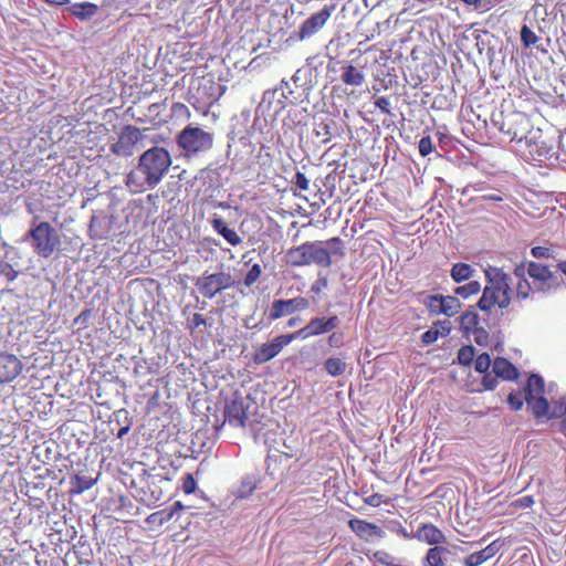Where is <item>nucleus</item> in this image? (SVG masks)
<instances>
[{
  "instance_id": "18",
  "label": "nucleus",
  "mask_w": 566,
  "mask_h": 566,
  "mask_svg": "<svg viewBox=\"0 0 566 566\" xmlns=\"http://www.w3.org/2000/svg\"><path fill=\"white\" fill-rule=\"evenodd\" d=\"M492 369L496 377H501L504 380H514L518 376L517 368L507 359L502 357L494 360Z\"/></svg>"
},
{
  "instance_id": "52",
  "label": "nucleus",
  "mask_w": 566,
  "mask_h": 566,
  "mask_svg": "<svg viewBox=\"0 0 566 566\" xmlns=\"http://www.w3.org/2000/svg\"><path fill=\"white\" fill-rule=\"evenodd\" d=\"M534 504V499L531 495L522 496L513 502V505L518 509H527Z\"/></svg>"
},
{
  "instance_id": "16",
  "label": "nucleus",
  "mask_w": 566,
  "mask_h": 566,
  "mask_svg": "<svg viewBox=\"0 0 566 566\" xmlns=\"http://www.w3.org/2000/svg\"><path fill=\"white\" fill-rule=\"evenodd\" d=\"M210 224L213 231L221 235L230 245L237 247L242 242V238L234 229L229 228L221 217L214 214L210 219Z\"/></svg>"
},
{
  "instance_id": "59",
  "label": "nucleus",
  "mask_w": 566,
  "mask_h": 566,
  "mask_svg": "<svg viewBox=\"0 0 566 566\" xmlns=\"http://www.w3.org/2000/svg\"><path fill=\"white\" fill-rule=\"evenodd\" d=\"M380 494H373L366 499V503L371 506H378L380 504Z\"/></svg>"
},
{
  "instance_id": "51",
  "label": "nucleus",
  "mask_w": 566,
  "mask_h": 566,
  "mask_svg": "<svg viewBox=\"0 0 566 566\" xmlns=\"http://www.w3.org/2000/svg\"><path fill=\"white\" fill-rule=\"evenodd\" d=\"M375 106L381 111L384 114H391L390 112V101L386 96L378 97L375 101Z\"/></svg>"
},
{
  "instance_id": "43",
  "label": "nucleus",
  "mask_w": 566,
  "mask_h": 566,
  "mask_svg": "<svg viewBox=\"0 0 566 566\" xmlns=\"http://www.w3.org/2000/svg\"><path fill=\"white\" fill-rule=\"evenodd\" d=\"M284 337H290V343L294 339H306L311 336H313V332L310 327V325L307 324L306 326H304L303 328L296 331L295 333H292V334H286V335H283Z\"/></svg>"
},
{
  "instance_id": "6",
  "label": "nucleus",
  "mask_w": 566,
  "mask_h": 566,
  "mask_svg": "<svg viewBox=\"0 0 566 566\" xmlns=\"http://www.w3.org/2000/svg\"><path fill=\"white\" fill-rule=\"evenodd\" d=\"M235 281L231 273L220 271L203 274L196 281V286L206 298H213L218 293L234 286Z\"/></svg>"
},
{
  "instance_id": "24",
  "label": "nucleus",
  "mask_w": 566,
  "mask_h": 566,
  "mask_svg": "<svg viewBox=\"0 0 566 566\" xmlns=\"http://www.w3.org/2000/svg\"><path fill=\"white\" fill-rule=\"evenodd\" d=\"M347 364L340 357H329L324 363V369L332 377H337L346 371Z\"/></svg>"
},
{
  "instance_id": "28",
  "label": "nucleus",
  "mask_w": 566,
  "mask_h": 566,
  "mask_svg": "<svg viewBox=\"0 0 566 566\" xmlns=\"http://www.w3.org/2000/svg\"><path fill=\"white\" fill-rule=\"evenodd\" d=\"M481 284L478 281H470L469 283L454 289V294L463 298L475 295L480 292Z\"/></svg>"
},
{
  "instance_id": "27",
  "label": "nucleus",
  "mask_w": 566,
  "mask_h": 566,
  "mask_svg": "<svg viewBox=\"0 0 566 566\" xmlns=\"http://www.w3.org/2000/svg\"><path fill=\"white\" fill-rule=\"evenodd\" d=\"M479 324V316L474 312H465L460 316V326L461 329L470 334L472 331H474Z\"/></svg>"
},
{
  "instance_id": "12",
  "label": "nucleus",
  "mask_w": 566,
  "mask_h": 566,
  "mask_svg": "<svg viewBox=\"0 0 566 566\" xmlns=\"http://www.w3.org/2000/svg\"><path fill=\"white\" fill-rule=\"evenodd\" d=\"M334 9V4H326L322 10L307 18L300 28V39L304 40L317 33L331 18Z\"/></svg>"
},
{
  "instance_id": "26",
  "label": "nucleus",
  "mask_w": 566,
  "mask_h": 566,
  "mask_svg": "<svg viewBox=\"0 0 566 566\" xmlns=\"http://www.w3.org/2000/svg\"><path fill=\"white\" fill-rule=\"evenodd\" d=\"M441 301H442V308H440V312H442V314L446 316L451 317V316L455 315L461 308V303L455 296L441 295Z\"/></svg>"
},
{
  "instance_id": "9",
  "label": "nucleus",
  "mask_w": 566,
  "mask_h": 566,
  "mask_svg": "<svg viewBox=\"0 0 566 566\" xmlns=\"http://www.w3.org/2000/svg\"><path fill=\"white\" fill-rule=\"evenodd\" d=\"M249 397L244 398L234 394L232 399L224 407V421L234 428H243L247 424V410Z\"/></svg>"
},
{
  "instance_id": "40",
  "label": "nucleus",
  "mask_w": 566,
  "mask_h": 566,
  "mask_svg": "<svg viewBox=\"0 0 566 566\" xmlns=\"http://www.w3.org/2000/svg\"><path fill=\"white\" fill-rule=\"evenodd\" d=\"M524 400V394L522 392H511L507 397V403L510 405L512 410L522 409Z\"/></svg>"
},
{
  "instance_id": "17",
  "label": "nucleus",
  "mask_w": 566,
  "mask_h": 566,
  "mask_svg": "<svg viewBox=\"0 0 566 566\" xmlns=\"http://www.w3.org/2000/svg\"><path fill=\"white\" fill-rule=\"evenodd\" d=\"M416 537L429 545L440 544L446 541L443 533L432 524L422 525L417 531Z\"/></svg>"
},
{
  "instance_id": "30",
  "label": "nucleus",
  "mask_w": 566,
  "mask_h": 566,
  "mask_svg": "<svg viewBox=\"0 0 566 566\" xmlns=\"http://www.w3.org/2000/svg\"><path fill=\"white\" fill-rule=\"evenodd\" d=\"M172 518H174V511H170L169 509H164V510L157 511L155 513H151L147 517V522L161 526V525L168 523Z\"/></svg>"
},
{
  "instance_id": "62",
  "label": "nucleus",
  "mask_w": 566,
  "mask_h": 566,
  "mask_svg": "<svg viewBox=\"0 0 566 566\" xmlns=\"http://www.w3.org/2000/svg\"><path fill=\"white\" fill-rule=\"evenodd\" d=\"M129 429L130 428L128 424L120 428L119 431L117 432V438H119V439L124 438L128 433Z\"/></svg>"
},
{
  "instance_id": "39",
  "label": "nucleus",
  "mask_w": 566,
  "mask_h": 566,
  "mask_svg": "<svg viewBox=\"0 0 566 566\" xmlns=\"http://www.w3.org/2000/svg\"><path fill=\"white\" fill-rule=\"evenodd\" d=\"M308 325L313 332V336L328 333L327 328L325 327V318L324 317L313 318V319H311Z\"/></svg>"
},
{
  "instance_id": "15",
  "label": "nucleus",
  "mask_w": 566,
  "mask_h": 566,
  "mask_svg": "<svg viewBox=\"0 0 566 566\" xmlns=\"http://www.w3.org/2000/svg\"><path fill=\"white\" fill-rule=\"evenodd\" d=\"M350 530L360 538L369 541L375 537H382L384 531L376 524L368 523L359 518H353L349 521Z\"/></svg>"
},
{
  "instance_id": "48",
  "label": "nucleus",
  "mask_w": 566,
  "mask_h": 566,
  "mask_svg": "<svg viewBox=\"0 0 566 566\" xmlns=\"http://www.w3.org/2000/svg\"><path fill=\"white\" fill-rule=\"evenodd\" d=\"M197 483L191 474H187L182 480V491L191 494L196 490Z\"/></svg>"
},
{
  "instance_id": "13",
  "label": "nucleus",
  "mask_w": 566,
  "mask_h": 566,
  "mask_svg": "<svg viewBox=\"0 0 566 566\" xmlns=\"http://www.w3.org/2000/svg\"><path fill=\"white\" fill-rule=\"evenodd\" d=\"M290 344V337L280 335L270 343L262 344L253 355V361L258 365L264 364L280 354L283 347Z\"/></svg>"
},
{
  "instance_id": "36",
  "label": "nucleus",
  "mask_w": 566,
  "mask_h": 566,
  "mask_svg": "<svg viewBox=\"0 0 566 566\" xmlns=\"http://www.w3.org/2000/svg\"><path fill=\"white\" fill-rule=\"evenodd\" d=\"M262 274V269L259 264H253L251 266V269L249 270V272L247 273L244 280H243V284L247 286V287H250L252 286L261 276Z\"/></svg>"
},
{
  "instance_id": "45",
  "label": "nucleus",
  "mask_w": 566,
  "mask_h": 566,
  "mask_svg": "<svg viewBox=\"0 0 566 566\" xmlns=\"http://www.w3.org/2000/svg\"><path fill=\"white\" fill-rule=\"evenodd\" d=\"M432 328H436L439 337H444L451 332V323L448 319L437 322Z\"/></svg>"
},
{
  "instance_id": "47",
  "label": "nucleus",
  "mask_w": 566,
  "mask_h": 566,
  "mask_svg": "<svg viewBox=\"0 0 566 566\" xmlns=\"http://www.w3.org/2000/svg\"><path fill=\"white\" fill-rule=\"evenodd\" d=\"M531 253L536 259L552 258L553 256V250L551 248H547V247H534L531 250Z\"/></svg>"
},
{
  "instance_id": "44",
  "label": "nucleus",
  "mask_w": 566,
  "mask_h": 566,
  "mask_svg": "<svg viewBox=\"0 0 566 566\" xmlns=\"http://www.w3.org/2000/svg\"><path fill=\"white\" fill-rule=\"evenodd\" d=\"M292 182L300 189V190H308L310 189V180L306 178V176L301 172L296 171L294 175Z\"/></svg>"
},
{
  "instance_id": "42",
  "label": "nucleus",
  "mask_w": 566,
  "mask_h": 566,
  "mask_svg": "<svg viewBox=\"0 0 566 566\" xmlns=\"http://www.w3.org/2000/svg\"><path fill=\"white\" fill-rule=\"evenodd\" d=\"M418 148H419V153L422 157H426L429 154H431V151L433 149V144H432L431 137L430 136L422 137L419 140Z\"/></svg>"
},
{
  "instance_id": "61",
  "label": "nucleus",
  "mask_w": 566,
  "mask_h": 566,
  "mask_svg": "<svg viewBox=\"0 0 566 566\" xmlns=\"http://www.w3.org/2000/svg\"><path fill=\"white\" fill-rule=\"evenodd\" d=\"M302 322V319L300 317H292L287 321V327H294L296 325H298L300 323Z\"/></svg>"
},
{
  "instance_id": "32",
  "label": "nucleus",
  "mask_w": 566,
  "mask_h": 566,
  "mask_svg": "<svg viewBox=\"0 0 566 566\" xmlns=\"http://www.w3.org/2000/svg\"><path fill=\"white\" fill-rule=\"evenodd\" d=\"M423 304L427 306L429 312L434 315H440L442 312H440V308H442V301L441 295L434 294V295H428L426 300L423 301Z\"/></svg>"
},
{
  "instance_id": "33",
  "label": "nucleus",
  "mask_w": 566,
  "mask_h": 566,
  "mask_svg": "<svg viewBox=\"0 0 566 566\" xmlns=\"http://www.w3.org/2000/svg\"><path fill=\"white\" fill-rule=\"evenodd\" d=\"M324 242V247L329 251V258L332 259L333 254L343 255L344 247L343 241L338 237L331 238Z\"/></svg>"
},
{
  "instance_id": "3",
  "label": "nucleus",
  "mask_w": 566,
  "mask_h": 566,
  "mask_svg": "<svg viewBox=\"0 0 566 566\" xmlns=\"http://www.w3.org/2000/svg\"><path fill=\"white\" fill-rule=\"evenodd\" d=\"M286 258L292 266L298 268L311 264L329 268L333 263L329 258V251L324 247L323 241H307L291 248L286 253Z\"/></svg>"
},
{
  "instance_id": "49",
  "label": "nucleus",
  "mask_w": 566,
  "mask_h": 566,
  "mask_svg": "<svg viewBox=\"0 0 566 566\" xmlns=\"http://www.w3.org/2000/svg\"><path fill=\"white\" fill-rule=\"evenodd\" d=\"M1 273L7 277L9 282H13L19 275V272L9 263L2 265Z\"/></svg>"
},
{
  "instance_id": "19",
  "label": "nucleus",
  "mask_w": 566,
  "mask_h": 566,
  "mask_svg": "<svg viewBox=\"0 0 566 566\" xmlns=\"http://www.w3.org/2000/svg\"><path fill=\"white\" fill-rule=\"evenodd\" d=\"M499 551L496 542L491 543L485 548L474 552L464 559V566H479L493 557Z\"/></svg>"
},
{
  "instance_id": "29",
  "label": "nucleus",
  "mask_w": 566,
  "mask_h": 566,
  "mask_svg": "<svg viewBox=\"0 0 566 566\" xmlns=\"http://www.w3.org/2000/svg\"><path fill=\"white\" fill-rule=\"evenodd\" d=\"M448 553V551L440 546H434L430 548L426 556V562L428 566H442V554Z\"/></svg>"
},
{
  "instance_id": "31",
  "label": "nucleus",
  "mask_w": 566,
  "mask_h": 566,
  "mask_svg": "<svg viewBox=\"0 0 566 566\" xmlns=\"http://www.w3.org/2000/svg\"><path fill=\"white\" fill-rule=\"evenodd\" d=\"M537 292V290H534L533 282L530 283L526 279L517 281L516 283V298L517 300H525L530 296L531 293Z\"/></svg>"
},
{
  "instance_id": "58",
  "label": "nucleus",
  "mask_w": 566,
  "mask_h": 566,
  "mask_svg": "<svg viewBox=\"0 0 566 566\" xmlns=\"http://www.w3.org/2000/svg\"><path fill=\"white\" fill-rule=\"evenodd\" d=\"M250 426H251V430L254 432L255 440H259V439L266 440L268 439V434H266V432H263V428H255L252 426V423H250Z\"/></svg>"
},
{
  "instance_id": "41",
  "label": "nucleus",
  "mask_w": 566,
  "mask_h": 566,
  "mask_svg": "<svg viewBox=\"0 0 566 566\" xmlns=\"http://www.w3.org/2000/svg\"><path fill=\"white\" fill-rule=\"evenodd\" d=\"M474 339V342L480 346L488 345L489 342V333L483 327H476L474 331L470 333Z\"/></svg>"
},
{
  "instance_id": "64",
  "label": "nucleus",
  "mask_w": 566,
  "mask_h": 566,
  "mask_svg": "<svg viewBox=\"0 0 566 566\" xmlns=\"http://www.w3.org/2000/svg\"><path fill=\"white\" fill-rule=\"evenodd\" d=\"M558 270L566 275V260L559 261L557 264Z\"/></svg>"
},
{
  "instance_id": "53",
  "label": "nucleus",
  "mask_w": 566,
  "mask_h": 566,
  "mask_svg": "<svg viewBox=\"0 0 566 566\" xmlns=\"http://www.w3.org/2000/svg\"><path fill=\"white\" fill-rule=\"evenodd\" d=\"M206 318L200 314H193L192 317L188 321V326L191 329L198 328L201 325H206Z\"/></svg>"
},
{
  "instance_id": "7",
  "label": "nucleus",
  "mask_w": 566,
  "mask_h": 566,
  "mask_svg": "<svg viewBox=\"0 0 566 566\" xmlns=\"http://www.w3.org/2000/svg\"><path fill=\"white\" fill-rule=\"evenodd\" d=\"M142 130L133 125L125 126L117 142L112 144L111 151L117 156L128 158L135 154L136 144L142 139Z\"/></svg>"
},
{
  "instance_id": "10",
  "label": "nucleus",
  "mask_w": 566,
  "mask_h": 566,
  "mask_svg": "<svg viewBox=\"0 0 566 566\" xmlns=\"http://www.w3.org/2000/svg\"><path fill=\"white\" fill-rule=\"evenodd\" d=\"M525 401L531 407L534 417L537 419L544 417L559 418L566 413V401L564 400L555 403L552 409L549 408L547 399L543 395L525 399Z\"/></svg>"
},
{
  "instance_id": "23",
  "label": "nucleus",
  "mask_w": 566,
  "mask_h": 566,
  "mask_svg": "<svg viewBox=\"0 0 566 566\" xmlns=\"http://www.w3.org/2000/svg\"><path fill=\"white\" fill-rule=\"evenodd\" d=\"M97 6L91 2L74 3L69 8L70 12L81 20H87L97 12Z\"/></svg>"
},
{
  "instance_id": "2",
  "label": "nucleus",
  "mask_w": 566,
  "mask_h": 566,
  "mask_svg": "<svg viewBox=\"0 0 566 566\" xmlns=\"http://www.w3.org/2000/svg\"><path fill=\"white\" fill-rule=\"evenodd\" d=\"M484 272L486 285L478 302L479 308L483 312H490L495 307L507 308L512 300V277L503 269L495 266H489Z\"/></svg>"
},
{
  "instance_id": "25",
  "label": "nucleus",
  "mask_w": 566,
  "mask_h": 566,
  "mask_svg": "<svg viewBox=\"0 0 566 566\" xmlns=\"http://www.w3.org/2000/svg\"><path fill=\"white\" fill-rule=\"evenodd\" d=\"M335 126L334 120H319L315 123L314 133L317 137H322V143L327 144L332 138V129Z\"/></svg>"
},
{
  "instance_id": "22",
  "label": "nucleus",
  "mask_w": 566,
  "mask_h": 566,
  "mask_svg": "<svg viewBox=\"0 0 566 566\" xmlns=\"http://www.w3.org/2000/svg\"><path fill=\"white\" fill-rule=\"evenodd\" d=\"M474 269L468 263H455L452 265L450 275L455 283L470 280L474 274Z\"/></svg>"
},
{
  "instance_id": "14",
  "label": "nucleus",
  "mask_w": 566,
  "mask_h": 566,
  "mask_svg": "<svg viewBox=\"0 0 566 566\" xmlns=\"http://www.w3.org/2000/svg\"><path fill=\"white\" fill-rule=\"evenodd\" d=\"M22 368L23 365L15 355L0 352V384L13 381Z\"/></svg>"
},
{
  "instance_id": "54",
  "label": "nucleus",
  "mask_w": 566,
  "mask_h": 566,
  "mask_svg": "<svg viewBox=\"0 0 566 566\" xmlns=\"http://www.w3.org/2000/svg\"><path fill=\"white\" fill-rule=\"evenodd\" d=\"M482 385L488 390H493L497 386V379L496 376L492 377L490 375H485L482 380Z\"/></svg>"
},
{
  "instance_id": "46",
  "label": "nucleus",
  "mask_w": 566,
  "mask_h": 566,
  "mask_svg": "<svg viewBox=\"0 0 566 566\" xmlns=\"http://www.w3.org/2000/svg\"><path fill=\"white\" fill-rule=\"evenodd\" d=\"M94 480L86 479L85 476L76 475V492L82 493L88 489H91L94 484Z\"/></svg>"
},
{
  "instance_id": "4",
  "label": "nucleus",
  "mask_w": 566,
  "mask_h": 566,
  "mask_svg": "<svg viewBox=\"0 0 566 566\" xmlns=\"http://www.w3.org/2000/svg\"><path fill=\"white\" fill-rule=\"evenodd\" d=\"M176 142L185 155L191 157L212 148L213 134L190 124L177 135Z\"/></svg>"
},
{
  "instance_id": "56",
  "label": "nucleus",
  "mask_w": 566,
  "mask_h": 566,
  "mask_svg": "<svg viewBox=\"0 0 566 566\" xmlns=\"http://www.w3.org/2000/svg\"><path fill=\"white\" fill-rule=\"evenodd\" d=\"M339 324V319L337 316H331L328 318H325V327L327 328V332H331L332 329L336 328Z\"/></svg>"
},
{
  "instance_id": "34",
  "label": "nucleus",
  "mask_w": 566,
  "mask_h": 566,
  "mask_svg": "<svg viewBox=\"0 0 566 566\" xmlns=\"http://www.w3.org/2000/svg\"><path fill=\"white\" fill-rule=\"evenodd\" d=\"M475 356L473 346H463L458 352V361L461 365L469 366Z\"/></svg>"
},
{
  "instance_id": "50",
  "label": "nucleus",
  "mask_w": 566,
  "mask_h": 566,
  "mask_svg": "<svg viewBox=\"0 0 566 566\" xmlns=\"http://www.w3.org/2000/svg\"><path fill=\"white\" fill-rule=\"evenodd\" d=\"M438 338H439V335H438L436 328H432V327L430 329L426 331L421 335V342L426 345H430V344L434 343Z\"/></svg>"
},
{
  "instance_id": "8",
  "label": "nucleus",
  "mask_w": 566,
  "mask_h": 566,
  "mask_svg": "<svg viewBox=\"0 0 566 566\" xmlns=\"http://www.w3.org/2000/svg\"><path fill=\"white\" fill-rule=\"evenodd\" d=\"M527 274L532 279L534 290H537V292L546 293L559 286L558 276L554 274L548 266L541 263L530 262Z\"/></svg>"
},
{
  "instance_id": "55",
  "label": "nucleus",
  "mask_w": 566,
  "mask_h": 566,
  "mask_svg": "<svg viewBox=\"0 0 566 566\" xmlns=\"http://www.w3.org/2000/svg\"><path fill=\"white\" fill-rule=\"evenodd\" d=\"M375 557H376V559H377L379 563L385 564V565H388V566H392V562H391V560H392V557H391L389 554H387V553H385V552H377V553L375 554Z\"/></svg>"
},
{
  "instance_id": "1",
  "label": "nucleus",
  "mask_w": 566,
  "mask_h": 566,
  "mask_svg": "<svg viewBox=\"0 0 566 566\" xmlns=\"http://www.w3.org/2000/svg\"><path fill=\"white\" fill-rule=\"evenodd\" d=\"M172 164L170 153L161 146L145 150L138 163L125 178V185L132 193H143L155 189L168 174Z\"/></svg>"
},
{
  "instance_id": "35",
  "label": "nucleus",
  "mask_w": 566,
  "mask_h": 566,
  "mask_svg": "<svg viewBox=\"0 0 566 566\" xmlns=\"http://www.w3.org/2000/svg\"><path fill=\"white\" fill-rule=\"evenodd\" d=\"M521 41L524 46L530 48L537 43L538 36L527 25H523L521 29Z\"/></svg>"
},
{
  "instance_id": "11",
  "label": "nucleus",
  "mask_w": 566,
  "mask_h": 566,
  "mask_svg": "<svg viewBox=\"0 0 566 566\" xmlns=\"http://www.w3.org/2000/svg\"><path fill=\"white\" fill-rule=\"evenodd\" d=\"M310 302L305 297H294L291 300H275L272 303L269 313L270 321H276L280 317L291 315L295 312L304 311L308 307Z\"/></svg>"
},
{
  "instance_id": "60",
  "label": "nucleus",
  "mask_w": 566,
  "mask_h": 566,
  "mask_svg": "<svg viewBox=\"0 0 566 566\" xmlns=\"http://www.w3.org/2000/svg\"><path fill=\"white\" fill-rule=\"evenodd\" d=\"M184 509V505L181 502L177 501L172 504V506L169 509L170 511H174V516L176 515V513L180 510Z\"/></svg>"
},
{
  "instance_id": "37",
  "label": "nucleus",
  "mask_w": 566,
  "mask_h": 566,
  "mask_svg": "<svg viewBox=\"0 0 566 566\" xmlns=\"http://www.w3.org/2000/svg\"><path fill=\"white\" fill-rule=\"evenodd\" d=\"M490 366H491V357L489 354L483 353L476 357L475 363H474V369L478 373H480V374L486 373L489 370Z\"/></svg>"
},
{
  "instance_id": "21",
  "label": "nucleus",
  "mask_w": 566,
  "mask_h": 566,
  "mask_svg": "<svg viewBox=\"0 0 566 566\" xmlns=\"http://www.w3.org/2000/svg\"><path fill=\"white\" fill-rule=\"evenodd\" d=\"M545 384L544 379L537 375L532 374L528 377L527 385L524 389V398L530 399L544 394Z\"/></svg>"
},
{
  "instance_id": "57",
  "label": "nucleus",
  "mask_w": 566,
  "mask_h": 566,
  "mask_svg": "<svg viewBox=\"0 0 566 566\" xmlns=\"http://www.w3.org/2000/svg\"><path fill=\"white\" fill-rule=\"evenodd\" d=\"M525 273H527V268H525L524 264H520L514 269V276L518 281L525 280Z\"/></svg>"
},
{
  "instance_id": "63",
  "label": "nucleus",
  "mask_w": 566,
  "mask_h": 566,
  "mask_svg": "<svg viewBox=\"0 0 566 566\" xmlns=\"http://www.w3.org/2000/svg\"><path fill=\"white\" fill-rule=\"evenodd\" d=\"M338 340L339 339H338V337L335 334L331 335L329 338H328V343H329L331 346H337Z\"/></svg>"
},
{
  "instance_id": "20",
  "label": "nucleus",
  "mask_w": 566,
  "mask_h": 566,
  "mask_svg": "<svg viewBox=\"0 0 566 566\" xmlns=\"http://www.w3.org/2000/svg\"><path fill=\"white\" fill-rule=\"evenodd\" d=\"M340 80L344 84L350 86H361L365 83V74L356 66L348 64L343 69Z\"/></svg>"
},
{
  "instance_id": "5",
  "label": "nucleus",
  "mask_w": 566,
  "mask_h": 566,
  "mask_svg": "<svg viewBox=\"0 0 566 566\" xmlns=\"http://www.w3.org/2000/svg\"><path fill=\"white\" fill-rule=\"evenodd\" d=\"M31 239L35 254L41 258H50L61 244L56 230L46 221L32 227L27 233L24 241Z\"/></svg>"
},
{
  "instance_id": "38",
  "label": "nucleus",
  "mask_w": 566,
  "mask_h": 566,
  "mask_svg": "<svg viewBox=\"0 0 566 566\" xmlns=\"http://www.w3.org/2000/svg\"><path fill=\"white\" fill-rule=\"evenodd\" d=\"M254 488H255V484H254L253 479L250 476L244 478L240 489L238 490V496L239 497L249 496L253 492Z\"/></svg>"
}]
</instances>
